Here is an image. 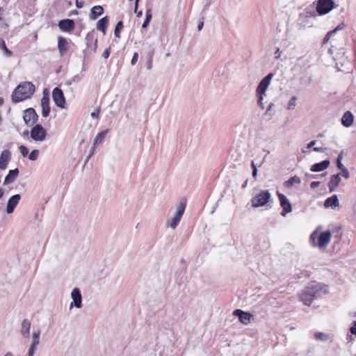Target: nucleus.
<instances>
[{"label":"nucleus","mask_w":356,"mask_h":356,"mask_svg":"<svg viewBox=\"0 0 356 356\" xmlns=\"http://www.w3.org/2000/svg\"><path fill=\"white\" fill-rule=\"evenodd\" d=\"M35 91L34 85L29 81L19 84L12 93V100L15 103L30 98Z\"/></svg>","instance_id":"f257e3e1"},{"label":"nucleus","mask_w":356,"mask_h":356,"mask_svg":"<svg viewBox=\"0 0 356 356\" xmlns=\"http://www.w3.org/2000/svg\"><path fill=\"white\" fill-rule=\"evenodd\" d=\"M323 286L319 283H312L300 294V299L305 305H310L313 300L320 296Z\"/></svg>","instance_id":"f03ea898"},{"label":"nucleus","mask_w":356,"mask_h":356,"mask_svg":"<svg viewBox=\"0 0 356 356\" xmlns=\"http://www.w3.org/2000/svg\"><path fill=\"white\" fill-rule=\"evenodd\" d=\"M271 194L267 190H262L251 200L253 207H260L265 206L270 200Z\"/></svg>","instance_id":"7ed1b4c3"},{"label":"nucleus","mask_w":356,"mask_h":356,"mask_svg":"<svg viewBox=\"0 0 356 356\" xmlns=\"http://www.w3.org/2000/svg\"><path fill=\"white\" fill-rule=\"evenodd\" d=\"M186 209V201H181L177 207L175 216L167 221V224L172 229H175L178 225Z\"/></svg>","instance_id":"20e7f679"},{"label":"nucleus","mask_w":356,"mask_h":356,"mask_svg":"<svg viewBox=\"0 0 356 356\" xmlns=\"http://www.w3.org/2000/svg\"><path fill=\"white\" fill-rule=\"evenodd\" d=\"M332 0H318L316 6V11L319 15L328 13L334 8Z\"/></svg>","instance_id":"39448f33"},{"label":"nucleus","mask_w":356,"mask_h":356,"mask_svg":"<svg viewBox=\"0 0 356 356\" xmlns=\"http://www.w3.org/2000/svg\"><path fill=\"white\" fill-rule=\"evenodd\" d=\"M52 98L55 104L61 108L66 105L65 98L63 91L59 88H55L52 91Z\"/></svg>","instance_id":"423d86ee"},{"label":"nucleus","mask_w":356,"mask_h":356,"mask_svg":"<svg viewBox=\"0 0 356 356\" xmlns=\"http://www.w3.org/2000/svg\"><path fill=\"white\" fill-rule=\"evenodd\" d=\"M273 77V74L269 73L259 82L256 89V95H266V90L268 89Z\"/></svg>","instance_id":"0eeeda50"},{"label":"nucleus","mask_w":356,"mask_h":356,"mask_svg":"<svg viewBox=\"0 0 356 356\" xmlns=\"http://www.w3.org/2000/svg\"><path fill=\"white\" fill-rule=\"evenodd\" d=\"M38 115L35 111L29 108L24 111L23 119L25 124L28 126H33L38 120Z\"/></svg>","instance_id":"6e6552de"},{"label":"nucleus","mask_w":356,"mask_h":356,"mask_svg":"<svg viewBox=\"0 0 356 356\" xmlns=\"http://www.w3.org/2000/svg\"><path fill=\"white\" fill-rule=\"evenodd\" d=\"M277 196L280 202V205L282 208L281 215L285 216L287 213L292 211V207L289 199L283 194L277 193Z\"/></svg>","instance_id":"1a4fd4ad"},{"label":"nucleus","mask_w":356,"mask_h":356,"mask_svg":"<svg viewBox=\"0 0 356 356\" xmlns=\"http://www.w3.org/2000/svg\"><path fill=\"white\" fill-rule=\"evenodd\" d=\"M233 314L239 318V321L243 325H249L254 319L253 315L249 312H243L241 309H236L234 311Z\"/></svg>","instance_id":"9d476101"},{"label":"nucleus","mask_w":356,"mask_h":356,"mask_svg":"<svg viewBox=\"0 0 356 356\" xmlns=\"http://www.w3.org/2000/svg\"><path fill=\"white\" fill-rule=\"evenodd\" d=\"M46 131L40 124L35 125L31 131V137L34 140L42 141L45 138Z\"/></svg>","instance_id":"9b49d317"},{"label":"nucleus","mask_w":356,"mask_h":356,"mask_svg":"<svg viewBox=\"0 0 356 356\" xmlns=\"http://www.w3.org/2000/svg\"><path fill=\"white\" fill-rule=\"evenodd\" d=\"M332 237V234L330 231H325L321 232L318 236V241L317 246L320 248H323L327 246L330 243Z\"/></svg>","instance_id":"f8f14e48"},{"label":"nucleus","mask_w":356,"mask_h":356,"mask_svg":"<svg viewBox=\"0 0 356 356\" xmlns=\"http://www.w3.org/2000/svg\"><path fill=\"white\" fill-rule=\"evenodd\" d=\"M71 297L73 302L70 304V308L73 306L79 309L81 308L82 307V297L79 289L74 288L71 293Z\"/></svg>","instance_id":"ddd939ff"},{"label":"nucleus","mask_w":356,"mask_h":356,"mask_svg":"<svg viewBox=\"0 0 356 356\" xmlns=\"http://www.w3.org/2000/svg\"><path fill=\"white\" fill-rule=\"evenodd\" d=\"M70 40H67L61 36L58 38V49L60 56L65 55L70 49Z\"/></svg>","instance_id":"4468645a"},{"label":"nucleus","mask_w":356,"mask_h":356,"mask_svg":"<svg viewBox=\"0 0 356 356\" xmlns=\"http://www.w3.org/2000/svg\"><path fill=\"white\" fill-rule=\"evenodd\" d=\"M316 143V140L311 141L307 146L302 148V152L304 154H311L312 151H314L319 153H325L327 148L323 147H314Z\"/></svg>","instance_id":"2eb2a0df"},{"label":"nucleus","mask_w":356,"mask_h":356,"mask_svg":"<svg viewBox=\"0 0 356 356\" xmlns=\"http://www.w3.org/2000/svg\"><path fill=\"white\" fill-rule=\"evenodd\" d=\"M42 115L44 118H47L50 113L49 98L46 90L44 91L43 97L41 99Z\"/></svg>","instance_id":"dca6fc26"},{"label":"nucleus","mask_w":356,"mask_h":356,"mask_svg":"<svg viewBox=\"0 0 356 356\" xmlns=\"http://www.w3.org/2000/svg\"><path fill=\"white\" fill-rule=\"evenodd\" d=\"M21 199V196L19 194H16L13 195L8 201L6 205V212L8 214H10L13 212L15 208L18 204L19 200Z\"/></svg>","instance_id":"f3484780"},{"label":"nucleus","mask_w":356,"mask_h":356,"mask_svg":"<svg viewBox=\"0 0 356 356\" xmlns=\"http://www.w3.org/2000/svg\"><path fill=\"white\" fill-rule=\"evenodd\" d=\"M59 29L65 32H70L74 28V22L72 19H66L60 20L58 23Z\"/></svg>","instance_id":"a211bd4d"},{"label":"nucleus","mask_w":356,"mask_h":356,"mask_svg":"<svg viewBox=\"0 0 356 356\" xmlns=\"http://www.w3.org/2000/svg\"><path fill=\"white\" fill-rule=\"evenodd\" d=\"M354 121V116L350 111H346L343 113L341 118V124L345 127H350Z\"/></svg>","instance_id":"6ab92c4d"},{"label":"nucleus","mask_w":356,"mask_h":356,"mask_svg":"<svg viewBox=\"0 0 356 356\" xmlns=\"http://www.w3.org/2000/svg\"><path fill=\"white\" fill-rule=\"evenodd\" d=\"M339 206V201L336 195H334L331 196L330 197H328L327 199H326V200L324 202V207L325 208L335 209Z\"/></svg>","instance_id":"aec40b11"},{"label":"nucleus","mask_w":356,"mask_h":356,"mask_svg":"<svg viewBox=\"0 0 356 356\" xmlns=\"http://www.w3.org/2000/svg\"><path fill=\"white\" fill-rule=\"evenodd\" d=\"M18 169L16 168L15 170H10L7 175V176L5 178L3 184L7 185L14 181V180L18 176Z\"/></svg>","instance_id":"412c9836"},{"label":"nucleus","mask_w":356,"mask_h":356,"mask_svg":"<svg viewBox=\"0 0 356 356\" xmlns=\"http://www.w3.org/2000/svg\"><path fill=\"white\" fill-rule=\"evenodd\" d=\"M330 165V161L325 160L320 163H316L312 166L311 170L312 172H321L326 169Z\"/></svg>","instance_id":"4be33fe9"},{"label":"nucleus","mask_w":356,"mask_h":356,"mask_svg":"<svg viewBox=\"0 0 356 356\" xmlns=\"http://www.w3.org/2000/svg\"><path fill=\"white\" fill-rule=\"evenodd\" d=\"M30 329H31V322L27 319H24L22 321V330H21V334H22V336L24 337L28 338L29 337Z\"/></svg>","instance_id":"5701e85b"},{"label":"nucleus","mask_w":356,"mask_h":356,"mask_svg":"<svg viewBox=\"0 0 356 356\" xmlns=\"http://www.w3.org/2000/svg\"><path fill=\"white\" fill-rule=\"evenodd\" d=\"M104 13V9L101 6H95L91 9L90 17L91 19H96Z\"/></svg>","instance_id":"b1692460"},{"label":"nucleus","mask_w":356,"mask_h":356,"mask_svg":"<svg viewBox=\"0 0 356 356\" xmlns=\"http://www.w3.org/2000/svg\"><path fill=\"white\" fill-rule=\"evenodd\" d=\"M108 24V17L107 16L99 19L97 24V29L103 32L104 34L106 33V27Z\"/></svg>","instance_id":"393cba45"},{"label":"nucleus","mask_w":356,"mask_h":356,"mask_svg":"<svg viewBox=\"0 0 356 356\" xmlns=\"http://www.w3.org/2000/svg\"><path fill=\"white\" fill-rule=\"evenodd\" d=\"M341 181V178L339 175H335L332 176L331 180L329 183V189L330 191H334V189L339 185Z\"/></svg>","instance_id":"a878e982"},{"label":"nucleus","mask_w":356,"mask_h":356,"mask_svg":"<svg viewBox=\"0 0 356 356\" xmlns=\"http://www.w3.org/2000/svg\"><path fill=\"white\" fill-rule=\"evenodd\" d=\"M300 179L298 177L294 176L290 178L288 181L284 182V186L286 188H291L293 186L294 184H300Z\"/></svg>","instance_id":"bb28decb"},{"label":"nucleus","mask_w":356,"mask_h":356,"mask_svg":"<svg viewBox=\"0 0 356 356\" xmlns=\"http://www.w3.org/2000/svg\"><path fill=\"white\" fill-rule=\"evenodd\" d=\"M107 133L108 130H105L104 131L99 133L95 138V145H98L101 143L104 140Z\"/></svg>","instance_id":"cd10ccee"},{"label":"nucleus","mask_w":356,"mask_h":356,"mask_svg":"<svg viewBox=\"0 0 356 356\" xmlns=\"http://www.w3.org/2000/svg\"><path fill=\"white\" fill-rule=\"evenodd\" d=\"M40 335V331H37V332H33L32 343L31 345V347H33V348H36V346L39 343Z\"/></svg>","instance_id":"c85d7f7f"},{"label":"nucleus","mask_w":356,"mask_h":356,"mask_svg":"<svg viewBox=\"0 0 356 356\" xmlns=\"http://www.w3.org/2000/svg\"><path fill=\"white\" fill-rule=\"evenodd\" d=\"M265 160L264 158L262 157H257L254 160L252 161V167L254 168H260L263 163H264Z\"/></svg>","instance_id":"c756f323"},{"label":"nucleus","mask_w":356,"mask_h":356,"mask_svg":"<svg viewBox=\"0 0 356 356\" xmlns=\"http://www.w3.org/2000/svg\"><path fill=\"white\" fill-rule=\"evenodd\" d=\"M122 28H123L122 22V21L118 22L115 26V31H114V34L116 38H119L120 37V32Z\"/></svg>","instance_id":"7c9ffc66"},{"label":"nucleus","mask_w":356,"mask_h":356,"mask_svg":"<svg viewBox=\"0 0 356 356\" xmlns=\"http://www.w3.org/2000/svg\"><path fill=\"white\" fill-rule=\"evenodd\" d=\"M9 162V157H0V168L5 170Z\"/></svg>","instance_id":"2f4dec72"},{"label":"nucleus","mask_w":356,"mask_h":356,"mask_svg":"<svg viewBox=\"0 0 356 356\" xmlns=\"http://www.w3.org/2000/svg\"><path fill=\"white\" fill-rule=\"evenodd\" d=\"M296 100H297L296 97H295V96L292 97L288 103L287 109H289V110L293 109V108L296 105Z\"/></svg>","instance_id":"473e14b6"},{"label":"nucleus","mask_w":356,"mask_h":356,"mask_svg":"<svg viewBox=\"0 0 356 356\" xmlns=\"http://www.w3.org/2000/svg\"><path fill=\"white\" fill-rule=\"evenodd\" d=\"M314 337L317 340H321V341H323L327 340V337L322 332H316L314 334Z\"/></svg>","instance_id":"72a5a7b5"},{"label":"nucleus","mask_w":356,"mask_h":356,"mask_svg":"<svg viewBox=\"0 0 356 356\" xmlns=\"http://www.w3.org/2000/svg\"><path fill=\"white\" fill-rule=\"evenodd\" d=\"M264 96H266V95H257V104L258 106L261 108V109H264V104L263 102V100H264Z\"/></svg>","instance_id":"f704fd0d"},{"label":"nucleus","mask_w":356,"mask_h":356,"mask_svg":"<svg viewBox=\"0 0 356 356\" xmlns=\"http://www.w3.org/2000/svg\"><path fill=\"white\" fill-rule=\"evenodd\" d=\"M318 236L316 232H313L310 236V241L312 242V245L314 246H317V244L315 243V240Z\"/></svg>","instance_id":"c9c22d12"},{"label":"nucleus","mask_w":356,"mask_h":356,"mask_svg":"<svg viewBox=\"0 0 356 356\" xmlns=\"http://www.w3.org/2000/svg\"><path fill=\"white\" fill-rule=\"evenodd\" d=\"M19 149L22 156H26L29 153V149L23 145L19 146Z\"/></svg>","instance_id":"e433bc0d"},{"label":"nucleus","mask_w":356,"mask_h":356,"mask_svg":"<svg viewBox=\"0 0 356 356\" xmlns=\"http://www.w3.org/2000/svg\"><path fill=\"white\" fill-rule=\"evenodd\" d=\"M334 33V31H331L327 32L323 39V43L327 42L329 41V40L330 39L331 35Z\"/></svg>","instance_id":"4c0bfd02"},{"label":"nucleus","mask_w":356,"mask_h":356,"mask_svg":"<svg viewBox=\"0 0 356 356\" xmlns=\"http://www.w3.org/2000/svg\"><path fill=\"white\" fill-rule=\"evenodd\" d=\"M138 54L137 52H135L133 55V57L131 58V64L132 65H136L137 60H138Z\"/></svg>","instance_id":"58836bf2"},{"label":"nucleus","mask_w":356,"mask_h":356,"mask_svg":"<svg viewBox=\"0 0 356 356\" xmlns=\"http://www.w3.org/2000/svg\"><path fill=\"white\" fill-rule=\"evenodd\" d=\"M146 65H147V70H151L152 69V56H149V58L147 60Z\"/></svg>","instance_id":"ea45409f"},{"label":"nucleus","mask_w":356,"mask_h":356,"mask_svg":"<svg viewBox=\"0 0 356 356\" xmlns=\"http://www.w3.org/2000/svg\"><path fill=\"white\" fill-rule=\"evenodd\" d=\"M110 54H111L110 49H109V48H108V49H106L104 51V53H103V54H102V56H103L105 59H106V58H108L109 57Z\"/></svg>","instance_id":"a19ab883"},{"label":"nucleus","mask_w":356,"mask_h":356,"mask_svg":"<svg viewBox=\"0 0 356 356\" xmlns=\"http://www.w3.org/2000/svg\"><path fill=\"white\" fill-rule=\"evenodd\" d=\"M2 47L5 50L6 53L8 56H11L12 52L7 49V47L5 44V42L3 41H2Z\"/></svg>","instance_id":"79ce46f5"},{"label":"nucleus","mask_w":356,"mask_h":356,"mask_svg":"<svg viewBox=\"0 0 356 356\" xmlns=\"http://www.w3.org/2000/svg\"><path fill=\"white\" fill-rule=\"evenodd\" d=\"M99 108H97L95 111H94L92 113H91V116L92 118H97L98 116H99Z\"/></svg>","instance_id":"37998d69"},{"label":"nucleus","mask_w":356,"mask_h":356,"mask_svg":"<svg viewBox=\"0 0 356 356\" xmlns=\"http://www.w3.org/2000/svg\"><path fill=\"white\" fill-rule=\"evenodd\" d=\"M151 19H152V10H151V9H148L146 11V18H145V19H147V20L150 21Z\"/></svg>","instance_id":"c03bdc74"},{"label":"nucleus","mask_w":356,"mask_h":356,"mask_svg":"<svg viewBox=\"0 0 356 356\" xmlns=\"http://www.w3.org/2000/svg\"><path fill=\"white\" fill-rule=\"evenodd\" d=\"M341 157H338L337 159V166L342 171L343 168H345L344 165L341 163Z\"/></svg>","instance_id":"a18cd8bd"},{"label":"nucleus","mask_w":356,"mask_h":356,"mask_svg":"<svg viewBox=\"0 0 356 356\" xmlns=\"http://www.w3.org/2000/svg\"><path fill=\"white\" fill-rule=\"evenodd\" d=\"M345 27V24L343 23H341L339 24L333 31H334V33H336L337 31L341 30Z\"/></svg>","instance_id":"49530a36"},{"label":"nucleus","mask_w":356,"mask_h":356,"mask_svg":"<svg viewBox=\"0 0 356 356\" xmlns=\"http://www.w3.org/2000/svg\"><path fill=\"white\" fill-rule=\"evenodd\" d=\"M97 40L95 39V41H94V44L92 45L91 44V50L93 52H95L96 49H97Z\"/></svg>","instance_id":"de8ad7c7"},{"label":"nucleus","mask_w":356,"mask_h":356,"mask_svg":"<svg viewBox=\"0 0 356 356\" xmlns=\"http://www.w3.org/2000/svg\"><path fill=\"white\" fill-rule=\"evenodd\" d=\"M342 175L344 177H346V179L348 178L349 177V173H348V170L346 168H343V170H342Z\"/></svg>","instance_id":"09e8293b"},{"label":"nucleus","mask_w":356,"mask_h":356,"mask_svg":"<svg viewBox=\"0 0 356 356\" xmlns=\"http://www.w3.org/2000/svg\"><path fill=\"white\" fill-rule=\"evenodd\" d=\"M75 3H76V6L79 8H81L84 5L83 1H79V0H76Z\"/></svg>","instance_id":"8fccbe9b"},{"label":"nucleus","mask_w":356,"mask_h":356,"mask_svg":"<svg viewBox=\"0 0 356 356\" xmlns=\"http://www.w3.org/2000/svg\"><path fill=\"white\" fill-rule=\"evenodd\" d=\"M35 350V348L30 347L28 353V356H33Z\"/></svg>","instance_id":"3c124183"},{"label":"nucleus","mask_w":356,"mask_h":356,"mask_svg":"<svg viewBox=\"0 0 356 356\" xmlns=\"http://www.w3.org/2000/svg\"><path fill=\"white\" fill-rule=\"evenodd\" d=\"M252 177H254V179H257V168H254V167H252Z\"/></svg>","instance_id":"603ef678"},{"label":"nucleus","mask_w":356,"mask_h":356,"mask_svg":"<svg viewBox=\"0 0 356 356\" xmlns=\"http://www.w3.org/2000/svg\"><path fill=\"white\" fill-rule=\"evenodd\" d=\"M350 332L353 334H356V321L354 323L353 325L350 327Z\"/></svg>","instance_id":"864d4df0"},{"label":"nucleus","mask_w":356,"mask_h":356,"mask_svg":"<svg viewBox=\"0 0 356 356\" xmlns=\"http://www.w3.org/2000/svg\"><path fill=\"white\" fill-rule=\"evenodd\" d=\"M11 152L8 149H4L1 154V156H10Z\"/></svg>","instance_id":"5fc2aeb1"},{"label":"nucleus","mask_w":356,"mask_h":356,"mask_svg":"<svg viewBox=\"0 0 356 356\" xmlns=\"http://www.w3.org/2000/svg\"><path fill=\"white\" fill-rule=\"evenodd\" d=\"M204 26V22L203 20H200L197 24V30L200 31L202 29V27Z\"/></svg>","instance_id":"6e6d98bb"},{"label":"nucleus","mask_w":356,"mask_h":356,"mask_svg":"<svg viewBox=\"0 0 356 356\" xmlns=\"http://www.w3.org/2000/svg\"><path fill=\"white\" fill-rule=\"evenodd\" d=\"M150 21L147 20V19H145V21L143 22V24L142 25V28L143 29H145L147 27V26L149 25V23Z\"/></svg>","instance_id":"4d7b16f0"},{"label":"nucleus","mask_w":356,"mask_h":356,"mask_svg":"<svg viewBox=\"0 0 356 356\" xmlns=\"http://www.w3.org/2000/svg\"><path fill=\"white\" fill-rule=\"evenodd\" d=\"M320 182L318 181H313L311 183L310 186L311 188H314L319 185Z\"/></svg>","instance_id":"13d9d810"},{"label":"nucleus","mask_w":356,"mask_h":356,"mask_svg":"<svg viewBox=\"0 0 356 356\" xmlns=\"http://www.w3.org/2000/svg\"><path fill=\"white\" fill-rule=\"evenodd\" d=\"M280 49H277V51L275 52V58H280Z\"/></svg>","instance_id":"bf43d9fd"},{"label":"nucleus","mask_w":356,"mask_h":356,"mask_svg":"<svg viewBox=\"0 0 356 356\" xmlns=\"http://www.w3.org/2000/svg\"><path fill=\"white\" fill-rule=\"evenodd\" d=\"M86 40H87V45L88 47H90V42H91V43L92 42V39L90 38L89 35H88L86 37Z\"/></svg>","instance_id":"052dcab7"},{"label":"nucleus","mask_w":356,"mask_h":356,"mask_svg":"<svg viewBox=\"0 0 356 356\" xmlns=\"http://www.w3.org/2000/svg\"><path fill=\"white\" fill-rule=\"evenodd\" d=\"M138 2H139V0H135V6H134V11H135V13H137V9H138Z\"/></svg>","instance_id":"680f3d73"},{"label":"nucleus","mask_w":356,"mask_h":356,"mask_svg":"<svg viewBox=\"0 0 356 356\" xmlns=\"http://www.w3.org/2000/svg\"><path fill=\"white\" fill-rule=\"evenodd\" d=\"M38 154V151L35 149L31 152L29 156H37Z\"/></svg>","instance_id":"e2e57ef3"},{"label":"nucleus","mask_w":356,"mask_h":356,"mask_svg":"<svg viewBox=\"0 0 356 356\" xmlns=\"http://www.w3.org/2000/svg\"><path fill=\"white\" fill-rule=\"evenodd\" d=\"M273 103H270V104L268 105V108H267V111H266V113H267L268 112H269V111L271 110V108H273Z\"/></svg>","instance_id":"0e129e2a"},{"label":"nucleus","mask_w":356,"mask_h":356,"mask_svg":"<svg viewBox=\"0 0 356 356\" xmlns=\"http://www.w3.org/2000/svg\"><path fill=\"white\" fill-rule=\"evenodd\" d=\"M248 179H246V180L245 181L244 184L242 185V188H246V187H247V186H248Z\"/></svg>","instance_id":"69168bd1"},{"label":"nucleus","mask_w":356,"mask_h":356,"mask_svg":"<svg viewBox=\"0 0 356 356\" xmlns=\"http://www.w3.org/2000/svg\"><path fill=\"white\" fill-rule=\"evenodd\" d=\"M136 13H137V17H141V16H142V15H143V11H142V10H140L139 12H137Z\"/></svg>","instance_id":"338daca9"},{"label":"nucleus","mask_w":356,"mask_h":356,"mask_svg":"<svg viewBox=\"0 0 356 356\" xmlns=\"http://www.w3.org/2000/svg\"><path fill=\"white\" fill-rule=\"evenodd\" d=\"M4 356H14L13 354L10 352H8L4 355Z\"/></svg>","instance_id":"774afa93"}]
</instances>
